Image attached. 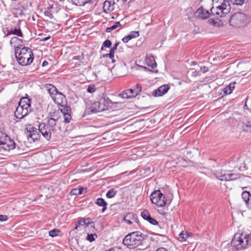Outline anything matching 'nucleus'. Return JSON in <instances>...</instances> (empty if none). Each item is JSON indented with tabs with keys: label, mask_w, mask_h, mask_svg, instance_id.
<instances>
[{
	"label": "nucleus",
	"mask_w": 251,
	"mask_h": 251,
	"mask_svg": "<svg viewBox=\"0 0 251 251\" xmlns=\"http://www.w3.org/2000/svg\"><path fill=\"white\" fill-rule=\"evenodd\" d=\"M244 0H234L233 4L237 5H242L244 2Z\"/></svg>",
	"instance_id": "44"
},
{
	"label": "nucleus",
	"mask_w": 251,
	"mask_h": 251,
	"mask_svg": "<svg viewBox=\"0 0 251 251\" xmlns=\"http://www.w3.org/2000/svg\"><path fill=\"white\" fill-rule=\"evenodd\" d=\"M52 8V5H50L48 7H47L46 8H49L50 9H50Z\"/></svg>",
	"instance_id": "61"
},
{
	"label": "nucleus",
	"mask_w": 251,
	"mask_h": 251,
	"mask_svg": "<svg viewBox=\"0 0 251 251\" xmlns=\"http://www.w3.org/2000/svg\"><path fill=\"white\" fill-rule=\"evenodd\" d=\"M99 102L103 111L109 110L113 105L120 103V102L112 101L108 97L105 95H103L100 99Z\"/></svg>",
	"instance_id": "11"
},
{
	"label": "nucleus",
	"mask_w": 251,
	"mask_h": 251,
	"mask_svg": "<svg viewBox=\"0 0 251 251\" xmlns=\"http://www.w3.org/2000/svg\"><path fill=\"white\" fill-rule=\"evenodd\" d=\"M127 95H130V92L127 93Z\"/></svg>",
	"instance_id": "64"
},
{
	"label": "nucleus",
	"mask_w": 251,
	"mask_h": 251,
	"mask_svg": "<svg viewBox=\"0 0 251 251\" xmlns=\"http://www.w3.org/2000/svg\"><path fill=\"white\" fill-rule=\"evenodd\" d=\"M230 10V5L228 1L224 0L220 5L213 6L209 10L205 9L202 6L200 7L196 12L199 14V17L201 19H207L211 15L216 17H223L228 14Z\"/></svg>",
	"instance_id": "1"
},
{
	"label": "nucleus",
	"mask_w": 251,
	"mask_h": 251,
	"mask_svg": "<svg viewBox=\"0 0 251 251\" xmlns=\"http://www.w3.org/2000/svg\"><path fill=\"white\" fill-rule=\"evenodd\" d=\"M48 64H49V63L47 61L44 60L42 63V66L43 67H45V66H47L48 65Z\"/></svg>",
	"instance_id": "56"
},
{
	"label": "nucleus",
	"mask_w": 251,
	"mask_h": 251,
	"mask_svg": "<svg viewBox=\"0 0 251 251\" xmlns=\"http://www.w3.org/2000/svg\"><path fill=\"white\" fill-rule=\"evenodd\" d=\"M111 59L112 60V63L115 62V60L114 59V58H113V59Z\"/></svg>",
	"instance_id": "62"
},
{
	"label": "nucleus",
	"mask_w": 251,
	"mask_h": 251,
	"mask_svg": "<svg viewBox=\"0 0 251 251\" xmlns=\"http://www.w3.org/2000/svg\"><path fill=\"white\" fill-rule=\"evenodd\" d=\"M101 111H103V110L100 106V102L98 101L94 102L90 107L86 108L85 111V113L86 114L90 115Z\"/></svg>",
	"instance_id": "13"
},
{
	"label": "nucleus",
	"mask_w": 251,
	"mask_h": 251,
	"mask_svg": "<svg viewBox=\"0 0 251 251\" xmlns=\"http://www.w3.org/2000/svg\"><path fill=\"white\" fill-rule=\"evenodd\" d=\"M52 100L58 105L67 103L66 96L60 92H58L52 98Z\"/></svg>",
	"instance_id": "15"
},
{
	"label": "nucleus",
	"mask_w": 251,
	"mask_h": 251,
	"mask_svg": "<svg viewBox=\"0 0 251 251\" xmlns=\"http://www.w3.org/2000/svg\"><path fill=\"white\" fill-rule=\"evenodd\" d=\"M121 249H118L117 248H113L109 249L108 251H120Z\"/></svg>",
	"instance_id": "54"
},
{
	"label": "nucleus",
	"mask_w": 251,
	"mask_h": 251,
	"mask_svg": "<svg viewBox=\"0 0 251 251\" xmlns=\"http://www.w3.org/2000/svg\"><path fill=\"white\" fill-rule=\"evenodd\" d=\"M87 92L90 93H93L96 90V88L94 85H90L87 88Z\"/></svg>",
	"instance_id": "40"
},
{
	"label": "nucleus",
	"mask_w": 251,
	"mask_h": 251,
	"mask_svg": "<svg viewBox=\"0 0 251 251\" xmlns=\"http://www.w3.org/2000/svg\"><path fill=\"white\" fill-rule=\"evenodd\" d=\"M242 129L244 131H251V121L244 122L242 125Z\"/></svg>",
	"instance_id": "32"
},
{
	"label": "nucleus",
	"mask_w": 251,
	"mask_h": 251,
	"mask_svg": "<svg viewBox=\"0 0 251 251\" xmlns=\"http://www.w3.org/2000/svg\"><path fill=\"white\" fill-rule=\"evenodd\" d=\"M114 53H115V50H113L111 49V50H110V51H109V55L112 56V58H114Z\"/></svg>",
	"instance_id": "50"
},
{
	"label": "nucleus",
	"mask_w": 251,
	"mask_h": 251,
	"mask_svg": "<svg viewBox=\"0 0 251 251\" xmlns=\"http://www.w3.org/2000/svg\"><path fill=\"white\" fill-rule=\"evenodd\" d=\"M251 197V195L248 191H244L242 193V198L244 201L245 203L247 202V201H249V199Z\"/></svg>",
	"instance_id": "36"
},
{
	"label": "nucleus",
	"mask_w": 251,
	"mask_h": 251,
	"mask_svg": "<svg viewBox=\"0 0 251 251\" xmlns=\"http://www.w3.org/2000/svg\"><path fill=\"white\" fill-rule=\"evenodd\" d=\"M170 86L168 84L163 85L157 89L152 92V95L154 97H160L165 94L169 90Z\"/></svg>",
	"instance_id": "16"
},
{
	"label": "nucleus",
	"mask_w": 251,
	"mask_h": 251,
	"mask_svg": "<svg viewBox=\"0 0 251 251\" xmlns=\"http://www.w3.org/2000/svg\"><path fill=\"white\" fill-rule=\"evenodd\" d=\"M250 22L248 16L241 12H236L233 14L229 20L230 25L240 28L246 26Z\"/></svg>",
	"instance_id": "7"
},
{
	"label": "nucleus",
	"mask_w": 251,
	"mask_h": 251,
	"mask_svg": "<svg viewBox=\"0 0 251 251\" xmlns=\"http://www.w3.org/2000/svg\"><path fill=\"white\" fill-rule=\"evenodd\" d=\"M95 203L100 206H102V212H104L107 209V203L102 198H99L96 200Z\"/></svg>",
	"instance_id": "27"
},
{
	"label": "nucleus",
	"mask_w": 251,
	"mask_h": 251,
	"mask_svg": "<svg viewBox=\"0 0 251 251\" xmlns=\"http://www.w3.org/2000/svg\"><path fill=\"white\" fill-rule=\"evenodd\" d=\"M72 193L73 195H80L82 194V192H80V190H78L77 189H74L72 191Z\"/></svg>",
	"instance_id": "45"
},
{
	"label": "nucleus",
	"mask_w": 251,
	"mask_h": 251,
	"mask_svg": "<svg viewBox=\"0 0 251 251\" xmlns=\"http://www.w3.org/2000/svg\"><path fill=\"white\" fill-rule=\"evenodd\" d=\"M15 55L18 63L22 66L31 64L34 59L32 51L28 47L15 48Z\"/></svg>",
	"instance_id": "3"
},
{
	"label": "nucleus",
	"mask_w": 251,
	"mask_h": 251,
	"mask_svg": "<svg viewBox=\"0 0 251 251\" xmlns=\"http://www.w3.org/2000/svg\"><path fill=\"white\" fill-rule=\"evenodd\" d=\"M145 235L140 231H134L126 235L123 241V243L128 249H135L142 244Z\"/></svg>",
	"instance_id": "4"
},
{
	"label": "nucleus",
	"mask_w": 251,
	"mask_h": 251,
	"mask_svg": "<svg viewBox=\"0 0 251 251\" xmlns=\"http://www.w3.org/2000/svg\"><path fill=\"white\" fill-rule=\"evenodd\" d=\"M226 171L220 170V171H216L214 173V174L217 178L220 179L221 181H226Z\"/></svg>",
	"instance_id": "26"
},
{
	"label": "nucleus",
	"mask_w": 251,
	"mask_h": 251,
	"mask_svg": "<svg viewBox=\"0 0 251 251\" xmlns=\"http://www.w3.org/2000/svg\"><path fill=\"white\" fill-rule=\"evenodd\" d=\"M124 221L128 225H131L132 223L131 221L138 223L137 216L136 214L128 213L125 216Z\"/></svg>",
	"instance_id": "21"
},
{
	"label": "nucleus",
	"mask_w": 251,
	"mask_h": 251,
	"mask_svg": "<svg viewBox=\"0 0 251 251\" xmlns=\"http://www.w3.org/2000/svg\"><path fill=\"white\" fill-rule=\"evenodd\" d=\"M61 117V112L60 111L59 109H58L53 112H50L48 114V117H47V119H53L55 121H58Z\"/></svg>",
	"instance_id": "22"
},
{
	"label": "nucleus",
	"mask_w": 251,
	"mask_h": 251,
	"mask_svg": "<svg viewBox=\"0 0 251 251\" xmlns=\"http://www.w3.org/2000/svg\"><path fill=\"white\" fill-rule=\"evenodd\" d=\"M23 40L19 38L18 36H14L12 37L10 41V44L13 46L14 48V50H15V48L17 47L20 48V49L23 48Z\"/></svg>",
	"instance_id": "19"
},
{
	"label": "nucleus",
	"mask_w": 251,
	"mask_h": 251,
	"mask_svg": "<svg viewBox=\"0 0 251 251\" xmlns=\"http://www.w3.org/2000/svg\"><path fill=\"white\" fill-rule=\"evenodd\" d=\"M59 232H60V231L57 229H53L52 230H51L49 231V235L52 237H55L57 236L58 234V233Z\"/></svg>",
	"instance_id": "38"
},
{
	"label": "nucleus",
	"mask_w": 251,
	"mask_h": 251,
	"mask_svg": "<svg viewBox=\"0 0 251 251\" xmlns=\"http://www.w3.org/2000/svg\"><path fill=\"white\" fill-rule=\"evenodd\" d=\"M142 217L145 220L148 221L152 225H157L158 222L154 218L151 217L150 212L148 210L145 209L141 212Z\"/></svg>",
	"instance_id": "17"
},
{
	"label": "nucleus",
	"mask_w": 251,
	"mask_h": 251,
	"mask_svg": "<svg viewBox=\"0 0 251 251\" xmlns=\"http://www.w3.org/2000/svg\"><path fill=\"white\" fill-rule=\"evenodd\" d=\"M241 175L239 173H236L233 171H226V181H233L240 177Z\"/></svg>",
	"instance_id": "20"
},
{
	"label": "nucleus",
	"mask_w": 251,
	"mask_h": 251,
	"mask_svg": "<svg viewBox=\"0 0 251 251\" xmlns=\"http://www.w3.org/2000/svg\"><path fill=\"white\" fill-rule=\"evenodd\" d=\"M16 148V144L15 142L11 139V138L9 139L7 142L4 143V145L2 146V148H3L5 150L10 151L11 150H13Z\"/></svg>",
	"instance_id": "25"
},
{
	"label": "nucleus",
	"mask_w": 251,
	"mask_h": 251,
	"mask_svg": "<svg viewBox=\"0 0 251 251\" xmlns=\"http://www.w3.org/2000/svg\"><path fill=\"white\" fill-rule=\"evenodd\" d=\"M47 119V123H41L39 125V130L43 136L48 141H50L51 137H57L60 133L57 132L56 127L58 121L53 119Z\"/></svg>",
	"instance_id": "2"
},
{
	"label": "nucleus",
	"mask_w": 251,
	"mask_h": 251,
	"mask_svg": "<svg viewBox=\"0 0 251 251\" xmlns=\"http://www.w3.org/2000/svg\"><path fill=\"white\" fill-rule=\"evenodd\" d=\"M78 190H80V192H83L85 190V189L83 187H80V188L78 189Z\"/></svg>",
	"instance_id": "60"
},
{
	"label": "nucleus",
	"mask_w": 251,
	"mask_h": 251,
	"mask_svg": "<svg viewBox=\"0 0 251 251\" xmlns=\"http://www.w3.org/2000/svg\"><path fill=\"white\" fill-rule=\"evenodd\" d=\"M121 26V24L120 22H115L111 26L106 28V31L107 32H110L111 31L115 29L118 27Z\"/></svg>",
	"instance_id": "34"
},
{
	"label": "nucleus",
	"mask_w": 251,
	"mask_h": 251,
	"mask_svg": "<svg viewBox=\"0 0 251 251\" xmlns=\"http://www.w3.org/2000/svg\"><path fill=\"white\" fill-rule=\"evenodd\" d=\"M208 23L210 25L215 27H219L223 26L222 22L220 20H219L218 18L216 19H210L208 20Z\"/></svg>",
	"instance_id": "28"
},
{
	"label": "nucleus",
	"mask_w": 251,
	"mask_h": 251,
	"mask_svg": "<svg viewBox=\"0 0 251 251\" xmlns=\"http://www.w3.org/2000/svg\"><path fill=\"white\" fill-rule=\"evenodd\" d=\"M79 56H75L73 57L74 60H79Z\"/></svg>",
	"instance_id": "58"
},
{
	"label": "nucleus",
	"mask_w": 251,
	"mask_h": 251,
	"mask_svg": "<svg viewBox=\"0 0 251 251\" xmlns=\"http://www.w3.org/2000/svg\"><path fill=\"white\" fill-rule=\"evenodd\" d=\"M102 57H103V58L109 57V58H110V59H113V58L112 57V56H111L110 55H109V53H106V54H103V55H102Z\"/></svg>",
	"instance_id": "51"
},
{
	"label": "nucleus",
	"mask_w": 251,
	"mask_h": 251,
	"mask_svg": "<svg viewBox=\"0 0 251 251\" xmlns=\"http://www.w3.org/2000/svg\"><path fill=\"white\" fill-rule=\"evenodd\" d=\"M185 234V237H186V238H188L189 236H191L189 233H188V232H186Z\"/></svg>",
	"instance_id": "59"
},
{
	"label": "nucleus",
	"mask_w": 251,
	"mask_h": 251,
	"mask_svg": "<svg viewBox=\"0 0 251 251\" xmlns=\"http://www.w3.org/2000/svg\"><path fill=\"white\" fill-rule=\"evenodd\" d=\"M64 122L66 123H69L70 122L72 119V116L71 113L70 114H64Z\"/></svg>",
	"instance_id": "39"
},
{
	"label": "nucleus",
	"mask_w": 251,
	"mask_h": 251,
	"mask_svg": "<svg viewBox=\"0 0 251 251\" xmlns=\"http://www.w3.org/2000/svg\"><path fill=\"white\" fill-rule=\"evenodd\" d=\"M91 219L90 218H79L76 224H75L74 229H77L78 226H85L86 227H90L93 229H95L94 223L91 222Z\"/></svg>",
	"instance_id": "12"
},
{
	"label": "nucleus",
	"mask_w": 251,
	"mask_h": 251,
	"mask_svg": "<svg viewBox=\"0 0 251 251\" xmlns=\"http://www.w3.org/2000/svg\"><path fill=\"white\" fill-rule=\"evenodd\" d=\"M50 36H48V37H46L43 39H42V41H47L48 40V39H50Z\"/></svg>",
	"instance_id": "57"
},
{
	"label": "nucleus",
	"mask_w": 251,
	"mask_h": 251,
	"mask_svg": "<svg viewBox=\"0 0 251 251\" xmlns=\"http://www.w3.org/2000/svg\"><path fill=\"white\" fill-rule=\"evenodd\" d=\"M27 0L28 1V2L27 3L26 6H27L28 5V6L31 7L34 0Z\"/></svg>",
	"instance_id": "52"
},
{
	"label": "nucleus",
	"mask_w": 251,
	"mask_h": 251,
	"mask_svg": "<svg viewBox=\"0 0 251 251\" xmlns=\"http://www.w3.org/2000/svg\"><path fill=\"white\" fill-rule=\"evenodd\" d=\"M8 220V217L5 215H0V221L4 222Z\"/></svg>",
	"instance_id": "46"
},
{
	"label": "nucleus",
	"mask_w": 251,
	"mask_h": 251,
	"mask_svg": "<svg viewBox=\"0 0 251 251\" xmlns=\"http://www.w3.org/2000/svg\"><path fill=\"white\" fill-rule=\"evenodd\" d=\"M154 63L152 64H148V66L151 67L152 69H154L156 67L157 64L155 62V60H153Z\"/></svg>",
	"instance_id": "48"
},
{
	"label": "nucleus",
	"mask_w": 251,
	"mask_h": 251,
	"mask_svg": "<svg viewBox=\"0 0 251 251\" xmlns=\"http://www.w3.org/2000/svg\"><path fill=\"white\" fill-rule=\"evenodd\" d=\"M103 47L110 48L112 43L109 40H106L102 44Z\"/></svg>",
	"instance_id": "43"
},
{
	"label": "nucleus",
	"mask_w": 251,
	"mask_h": 251,
	"mask_svg": "<svg viewBox=\"0 0 251 251\" xmlns=\"http://www.w3.org/2000/svg\"><path fill=\"white\" fill-rule=\"evenodd\" d=\"M117 193V191L115 189L112 188L108 191L106 196L109 199L113 198L116 195Z\"/></svg>",
	"instance_id": "35"
},
{
	"label": "nucleus",
	"mask_w": 251,
	"mask_h": 251,
	"mask_svg": "<svg viewBox=\"0 0 251 251\" xmlns=\"http://www.w3.org/2000/svg\"><path fill=\"white\" fill-rule=\"evenodd\" d=\"M62 108H61L60 111L61 112V115L64 114H70L71 112V108L70 106L66 105V103L60 105Z\"/></svg>",
	"instance_id": "29"
},
{
	"label": "nucleus",
	"mask_w": 251,
	"mask_h": 251,
	"mask_svg": "<svg viewBox=\"0 0 251 251\" xmlns=\"http://www.w3.org/2000/svg\"><path fill=\"white\" fill-rule=\"evenodd\" d=\"M115 2L113 0H106L103 4V9L104 12L106 13L110 12L114 9Z\"/></svg>",
	"instance_id": "18"
},
{
	"label": "nucleus",
	"mask_w": 251,
	"mask_h": 251,
	"mask_svg": "<svg viewBox=\"0 0 251 251\" xmlns=\"http://www.w3.org/2000/svg\"><path fill=\"white\" fill-rule=\"evenodd\" d=\"M200 70L203 73H206L209 71L208 68L204 66L200 67Z\"/></svg>",
	"instance_id": "47"
},
{
	"label": "nucleus",
	"mask_w": 251,
	"mask_h": 251,
	"mask_svg": "<svg viewBox=\"0 0 251 251\" xmlns=\"http://www.w3.org/2000/svg\"><path fill=\"white\" fill-rule=\"evenodd\" d=\"M40 131L39 128L37 129L35 127H32L27 132L26 136L28 139H30L33 142L37 141L39 139L40 135L39 134Z\"/></svg>",
	"instance_id": "14"
},
{
	"label": "nucleus",
	"mask_w": 251,
	"mask_h": 251,
	"mask_svg": "<svg viewBox=\"0 0 251 251\" xmlns=\"http://www.w3.org/2000/svg\"><path fill=\"white\" fill-rule=\"evenodd\" d=\"M9 139H10V138L7 135V134L5 133H1L0 135V145L3 146L4 145V143L7 142Z\"/></svg>",
	"instance_id": "31"
},
{
	"label": "nucleus",
	"mask_w": 251,
	"mask_h": 251,
	"mask_svg": "<svg viewBox=\"0 0 251 251\" xmlns=\"http://www.w3.org/2000/svg\"><path fill=\"white\" fill-rule=\"evenodd\" d=\"M150 199L153 203L160 207H163L170 203L159 190L152 192L150 196Z\"/></svg>",
	"instance_id": "9"
},
{
	"label": "nucleus",
	"mask_w": 251,
	"mask_h": 251,
	"mask_svg": "<svg viewBox=\"0 0 251 251\" xmlns=\"http://www.w3.org/2000/svg\"><path fill=\"white\" fill-rule=\"evenodd\" d=\"M31 112V100L27 97H23L18 103L14 115L16 119L21 120Z\"/></svg>",
	"instance_id": "6"
},
{
	"label": "nucleus",
	"mask_w": 251,
	"mask_h": 251,
	"mask_svg": "<svg viewBox=\"0 0 251 251\" xmlns=\"http://www.w3.org/2000/svg\"><path fill=\"white\" fill-rule=\"evenodd\" d=\"M142 91V87L140 84L136 85L134 89H130L125 90L123 93L120 94V96L123 99H129L136 97Z\"/></svg>",
	"instance_id": "10"
},
{
	"label": "nucleus",
	"mask_w": 251,
	"mask_h": 251,
	"mask_svg": "<svg viewBox=\"0 0 251 251\" xmlns=\"http://www.w3.org/2000/svg\"><path fill=\"white\" fill-rule=\"evenodd\" d=\"M178 239L180 242H184L186 240V237H185V234L183 233V231H182L179 234Z\"/></svg>",
	"instance_id": "41"
},
{
	"label": "nucleus",
	"mask_w": 251,
	"mask_h": 251,
	"mask_svg": "<svg viewBox=\"0 0 251 251\" xmlns=\"http://www.w3.org/2000/svg\"><path fill=\"white\" fill-rule=\"evenodd\" d=\"M139 36V32L138 31H133L130 32V34L127 36H125L122 39V41L125 43H127L129 40L135 38Z\"/></svg>",
	"instance_id": "24"
},
{
	"label": "nucleus",
	"mask_w": 251,
	"mask_h": 251,
	"mask_svg": "<svg viewBox=\"0 0 251 251\" xmlns=\"http://www.w3.org/2000/svg\"><path fill=\"white\" fill-rule=\"evenodd\" d=\"M235 83H230L225 88L224 93L226 95L230 94L235 88Z\"/></svg>",
	"instance_id": "33"
},
{
	"label": "nucleus",
	"mask_w": 251,
	"mask_h": 251,
	"mask_svg": "<svg viewBox=\"0 0 251 251\" xmlns=\"http://www.w3.org/2000/svg\"><path fill=\"white\" fill-rule=\"evenodd\" d=\"M95 236L97 237V235L95 233H94V234H93V233H91V234L88 233L87 237H86V239L88 241H89V242H93V241H94L95 240Z\"/></svg>",
	"instance_id": "37"
},
{
	"label": "nucleus",
	"mask_w": 251,
	"mask_h": 251,
	"mask_svg": "<svg viewBox=\"0 0 251 251\" xmlns=\"http://www.w3.org/2000/svg\"><path fill=\"white\" fill-rule=\"evenodd\" d=\"M44 13L46 16L50 17V18H53V15L51 11L50 10L49 8H46Z\"/></svg>",
	"instance_id": "42"
},
{
	"label": "nucleus",
	"mask_w": 251,
	"mask_h": 251,
	"mask_svg": "<svg viewBox=\"0 0 251 251\" xmlns=\"http://www.w3.org/2000/svg\"><path fill=\"white\" fill-rule=\"evenodd\" d=\"M248 100V99H247L246 101V102H245V104H244V108H246V109H248V110H249V111H251V108H249V107L248 106V105H247Z\"/></svg>",
	"instance_id": "49"
},
{
	"label": "nucleus",
	"mask_w": 251,
	"mask_h": 251,
	"mask_svg": "<svg viewBox=\"0 0 251 251\" xmlns=\"http://www.w3.org/2000/svg\"><path fill=\"white\" fill-rule=\"evenodd\" d=\"M231 246L236 250H240L251 246V233H236L231 242Z\"/></svg>",
	"instance_id": "5"
},
{
	"label": "nucleus",
	"mask_w": 251,
	"mask_h": 251,
	"mask_svg": "<svg viewBox=\"0 0 251 251\" xmlns=\"http://www.w3.org/2000/svg\"><path fill=\"white\" fill-rule=\"evenodd\" d=\"M48 92L50 94V97L52 98L56 93H58V91L57 88L52 84H46L44 86Z\"/></svg>",
	"instance_id": "23"
},
{
	"label": "nucleus",
	"mask_w": 251,
	"mask_h": 251,
	"mask_svg": "<svg viewBox=\"0 0 251 251\" xmlns=\"http://www.w3.org/2000/svg\"><path fill=\"white\" fill-rule=\"evenodd\" d=\"M119 42L116 43L114 44V46L112 47V48H111V49L113 50H115L117 49V47L119 45Z\"/></svg>",
	"instance_id": "53"
},
{
	"label": "nucleus",
	"mask_w": 251,
	"mask_h": 251,
	"mask_svg": "<svg viewBox=\"0 0 251 251\" xmlns=\"http://www.w3.org/2000/svg\"><path fill=\"white\" fill-rule=\"evenodd\" d=\"M21 21L19 20H14L10 25L6 28L7 33L4 37L10 35H14L18 37L23 38L24 34L21 28Z\"/></svg>",
	"instance_id": "8"
},
{
	"label": "nucleus",
	"mask_w": 251,
	"mask_h": 251,
	"mask_svg": "<svg viewBox=\"0 0 251 251\" xmlns=\"http://www.w3.org/2000/svg\"><path fill=\"white\" fill-rule=\"evenodd\" d=\"M156 251H168L167 249L164 248H160L156 250Z\"/></svg>",
	"instance_id": "55"
},
{
	"label": "nucleus",
	"mask_w": 251,
	"mask_h": 251,
	"mask_svg": "<svg viewBox=\"0 0 251 251\" xmlns=\"http://www.w3.org/2000/svg\"><path fill=\"white\" fill-rule=\"evenodd\" d=\"M104 47H103V45H102V47H101V50H104Z\"/></svg>",
	"instance_id": "63"
},
{
	"label": "nucleus",
	"mask_w": 251,
	"mask_h": 251,
	"mask_svg": "<svg viewBox=\"0 0 251 251\" xmlns=\"http://www.w3.org/2000/svg\"><path fill=\"white\" fill-rule=\"evenodd\" d=\"M91 0H71L72 3L76 6H81L89 3Z\"/></svg>",
	"instance_id": "30"
}]
</instances>
